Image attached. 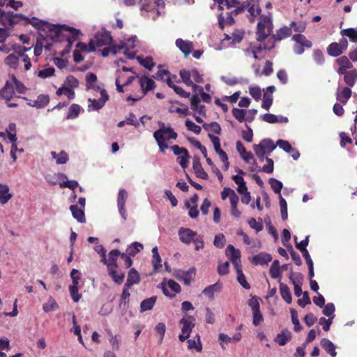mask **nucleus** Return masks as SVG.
<instances>
[{
    "label": "nucleus",
    "instance_id": "obj_61",
    "mask_svg": "<svg viewBox=\"0 0 357 357\" xmlns=\"http://www.w3.org/2000/svg\"><path fill=\"white\" fill-rule=\"evenodd\" d=\"M185 125L189 130L193 132L197 135L200 134L202 131V128L199 126L195 124L194 122H192L188 119L185 120Z\"/></svg>",
    "mask_w": 357,
    "mask_h": 357
},
{
    "label": "nucleus",
    "instance_id": "obj_10",
    "mask_svg": "<svg viewBox=\"0 0 357 357\" xmlns=\"http://www.w3.org/2000/svg\"><path fill=\"white\" fill-rule=\"evenodd\" d=\"M245 8L248 9L249 13V21L253 23L255 20V18L261 13L259 0H245Z\"/></svg>",
    "mask_w": 357,
    "mask_h": 357
},
{
    "label": "nucleus",
    "instance_id": "obj_15",
    "mask_svg": "<svg viewBox=\"0 0 357 357\" xmlns=\"http://www.w3.org/2000/svg\"><path fill=\"white\" fill-rule=\"evenodd\" d=\"M292 34V30L291 27L289 26H283L278 29L276 31L275 34L272 35L271 38H270L271 42H274L275 40L280 41L283 39H285L288 37H289Z\"/></svg>",
    "mask_w": 357,
    "mask_h": 357
},
{
    "label": "nucleus",
    "instance_id": "obj_55",
    "mask_svg": "<svg viewBox=\"0 0 357 357\" xmlns=\"http://www.w3.org/2000/svg\"><path fill=\"white\" fill-rule=\"evenodd\" d=\"M239 202V197H237L234 199L233 197L231 199V201L230 202L231 204V215L236 218H239L241 215V212L238 209L237 204Z\"/></svg>",
    "mask_w": 357,
    "mask_h": 357
},
{
    "label": "nucleus",
    "instance_id": "obj_2",
    "mask_svg": "<svg viewBox=\"0 0 357 357\" xmlns=\"http://www.w3.org/2000/svg\"><path fill=\"white\" fill-rule=\"evenodd\" d=\"M273 29L271 14L261 15L257 25L256 39L259 42H264L271 36Z\"/></svg>",
    "mask_w": 357,
    "mask_h": 357
},
{
    "label": "nucleus",
    "instance_id": "obj_28",
    "mask_svg": "<svg viewBox=\"0 0 357 357\" xmlns=\"http://www.w3.org/2000/svg\"><path fill=\"white\" fill-rule=\"evenodd\" d=\"M157 296H152L143 300L140 303V312H144L153 309L155 304Z\"/></svg>",
    "mask_w": 357,
    "mask_h": 357
},
{
    "label": "nucleus",
    "instance_id": "obj_5",
    "mask_svg": "<svg viewBox=\"0 0 357 357\" xmlns=\"http://www.w3.org/2000/svg\"><path fill=\"white\" fill-rule=\"evenodd\" d=\"M113 39L107 31L98 32L94 36V40L89 43V52H94L96 47L111 45Z\"/></svg>",
    "mask_w": 357,
    "mask_h": 357
},
{
    "label": "nucleus",
    "instance_id": "obj_44",
    "mask_svg": "<svg viewBox=\"0 0 357 357\" xmlns=\"http://www.w3.org/2000/svg\"><path fill=\"white\" fill-rule=\"evenodd\" d=\"M342 36H347L353 43H357V31L354 28L342 29L340 31Z\"/></svg>",
    "mask_w": 357,
    "mask_h": 357
},
{
    "label": "nucleus",
    "instance_id": "obj_41",
    "mask_svg": "<svg viewBox=\"0 0 357 357\" xmlns=\"http://www.w3.org/2000/svg\"><path fill=\"white\" fill-rule=\"evenodd\" d=\"M143 249V245L138 242H134L126 249V252L131 257H135Z\"/></svg>",
    "mask_w": 357,
    "mask_h": 357
},
{
    "label": "nucleus",
    "instance_id": "obj_38",
    "mask_svg": "<svg viewBox=\"0 0 357 357\" xmlns=\"http://www.w3.org/2000/svg\"><path fill=\"white\" fill-rule=\"evenodd\" d=\"M152 253H153L152 264H153V269H154V271L157 272L159 271V269L160 268H162L161 258L159 255L157 247H154L152 249Z\"/></svg>",
    "mask_w": 357,
    "mask_h": 357
},
{
    "label": "nucleus",
    "instance_id": "obj_57",
    "mask_svg": "<svg viewBox=\"0 0 357 357\" xmlns=\"http://www.w3.org/2000/svg\"><path fill=\"white\" fill-rule=\"evenodd\" d=\"M291 321L293 324L294 325V330L296 332H298L302 329V326L300 324L299 320L298 319L297 312L294 309H290Z\"/></svg>",
    "mask_w": 357,
    "mask_h": 357
},
{
    "label": "nucleus",
    "instance_id": "obj_35",
    "mask_svg": "<svg viewBox=\"0 0 357 357\" xmlns=\"http://www.w3.org/2000/svg\"><path fill=\"white\" fill-rule=\"evenodd\" d=\"M292 40L295 42V43L304 45L307 48H311L312 46V43L307 39L304 35L301 33L294 35Z\"/></svg>",
    "mask_w": 357,
    "mask_h": 357
},
{
    "label": "nucleus",
    "instance_id": "obj_12",
    "mask_svg": "<svg viewBox=\"0 0 357 357\" xmlns=\"http://www.w3.org/2000/svg\"><path fill=\"white\" fill-rule=\"evenodd\" d=\"M180 241L185 244H190L197 236V233L189 228L181 227L178 231Z\"/></svg>",
    "mask_w": 357,
    "mask_h": 357
},
{
    "label": "nucleus",
    "instance_id": "obj_48",
    "mask_svg": "<svg viewBox=\"0 0 357 357\" xmlns=\"http://www.w3.org/2000/svg\"><path fill=\"white\" fill-rule=\"evenodd\" d=\"M192 273H193V269H192L191 271H180L177 274V278L180 280H183L185 284H189L192 280Z\"/></svg>",
    "mask_w": 357,
    "mask_h": 357
},
{
    "label": "nucleus",
    "instance_id": "obj_16",
    "mask_svg": "<svg viewBox=\"0 0 357 357\" xmlns=\"http://www.w3.org/2000/svg\"><path fill=\"white\" fill-rule=\"evenodd\" d=\"M352 94L349 87L337 88L336 91V99L342 104H346Z\"/></svg>",
    "mask_w": 357,
    "mask_h": 357
},
{
    "label": "nucleus",
    "instance_id": "obj_30",
    "mask_svg": "<svg viewBox=\"0 0 357 357\" xmlns=\"http://www.w3.org/2000/svg\"><path fill=\"white\" fill-rule=\"evenodd\" d=\"M321 346L331 356H333V357L336 356L337 352L335 351V347L334 344L331 341H330L328 339L323 338L321 340Z\"/></svg>",
    "mask_w": 357,
    "mask_h": 357
},
{
    "label": "nucleus",
    "instance_id": "obj_9",
    "mask_svg": "<svg viewBox=\"0 0 357 357\" xmlns=\"http://www.w3.org/2000/svg\"><path fill=\"white\" fill-rule=\"evenodd\" d=\"M22 18L26 22V23L31 24L34 28L39 31H48L50 32L49 36L51 37V34L53 33V27H55L56 24H51L47 22L39 20L36 17L29 18L26 16H23Z\"/></svg>",
    "mask_w": 357,
    "mask_h": 357
},
{
    "label": "nucleus",
    "instance_id": "obj_20",
    "mask_svg": "<svg viewBox=\"0 0 357 357\" xmlns=\"http://www.w3.org/2000/svg\"><path fill=\"white\" fill-rule=\"evenodd\" d=\"M176 47L184 54L185 56L189 55L193 48V44L191 41L184 40L178 38L176 40Z\"/></svg>",
    "mask_w": 357,
    "mask_h": 357
},
{
    "label": "nucleus",
    "instance_id": "obj_23",
    "mask_svg": "<svg viewBox=\"0 0 357 357\" xmlns=\"http://www.w3.org/2000/svg\"><path fill=\"white\" fill-rule=\"evenodd\" d=\"M199 103L200 98L199 96L197 94L193 95L190 100L191 109L193 111L198 112L199 114L205 116V106L203 105H199Z\"/></svg>",
    "mask_w": 357,
    "mask_h": 357
},
{
    "label": "nucleus",
    "instance_id": "obj_32",
    "mask_svg": "<svg viewBox=\"0 0 357 357\" xmlns=\"http://www.w3.org/2000/svg\"><path fill=\"white\" fill-rule=\"evenodd\" d=\"M236 150L241 155V158L246 162H249L253 158L252 153L251 152H248L245 147L240 141L236 142Z\"/></svg>",
    "mask_w": 357,
    "mask_h": 357
},
{
    "label": "nucleus",
    "instance_id": "obj_45",
    "mask_svg": "<svg viewBox=\"0 0 357 357\" xmlns=\"http://www.w3.org/2000/svg\"><path fill=\"white\" fill-rule=\"evenodd\" d=\"M59 309V305L52 297H50L48 301L43 305V310L45 312H50Z\"/></svg>",
    "mask_w": 357,
    "mask_h": 357
},
{
    "label": "nucleus",
    "instance_id": "obj_19",
    "mask_svg": "<svg viewBox=\"0 0 357 357\" xmlns=\"http://www.w3.org/2000/svg\"><path fill=\"white\" fill-rule=\"evenodd\" d=\"M336 63L339 66L337 69V73L339 74H343L346 73L348 69H351L353 68L352 63L350 62L349 59L346 56H342L336 59Z\"/></svg>",
    "mask_w": 357,
    "mask_h": 357
},
{
    "label": "nucleus",
    "instance_id": "obj_37",
    "mask_svg": "<svg viewBox=\"0 0 357 357\" xmlns=\"http://www.w3.org/2000/svg\"><path fill=\"white\" fill-rule=\"evenodd\" d=\"M342 52V50L336 42L331 43L327 47L328 54L333 57L339 56Z\"/></svg>",
    "mask_w": 357,
    "mask_h": 357
},
{
    "label": "nucleus",
    "instance_id": "obj_17",
    "mask_svg": "<svg viewBox=\"0 0 357 357\" xmlns=\"http://www.w3.org/2000/svg\"><path fill=\"white\" fill-rule=\"evenodd\" d=\"M192 168L195 174L197 177L205 180L208 178V175L203 169L199 157H194L192 161Z\"/></svg>",
    "mask_w": 357,
    "mask_h": 357
},
{
    "label": "nucleus",
    "instance_id": "obj_63",
    "mask_svg": "<svg viewBox=\"0 0 357 357\" xmlns=\"http://www.w3.org/2000/svg\"><path fill=\"white\" fill-rule=\"evenodd\" d=\"M203 128L206 130H211L213 132L220 135L221 132V127L217 122H211V123H204Z\"/></svg>",
    "mask_w": 357,
    "mask_h": 357
},
{
    "label": "nucleus",
    "instance_id": "obj_31",
    "mask_svg": "<svg viewBox=\"0 0 357 357\" xmlns=\"http://www.w3.org/2000/svg\"><path fill=\"white\" fill-rule=\"evenodd\" d=\"M50 102V97L47 94H40L36 100L33 101V107L37 109L43 108Z\"/></svg>",
    "mask_w": 357,
    "mask_h": 357
},
{
    "label": "nucleus",
    "instance_id": "obj_4",
    "mask_svg": "<svg viewBox=\"0 0 357 357\" xmlns=\"http://www.w3.org/2000/svg\"><path fill=\"white\" fill-rule=\"evenodd\" d=\"M0 98L5 100L6 104L8 107H17L18 106L17 102H12L13 100L20 98L27 100L25 97H21L15 95L13 83L9 80L6 81L4 86L0 89Z\"/></svg>",
    "mask_w": 357,
    "mask_h": 357
},
{
    "label": "nucleus",
    "instance_id": "obj_54",
    "mask_svg": "<svg viewBox=\"0 0 357 357\" xmlns=\"http://www.w3.org/2000/svg\"><path fill=\"white\" fill-rule=\"evenodd\" d=\"M269 184L275 193L280 195L281 190L283 187V184L279 180L271 178L269 179Z\"/></svg>",
    "mask_w": 357,
    "mask_h": 357
},
{
    "label": "nucleus",
    "instance_id": "obj_6",
    "mask_svg": "<svg viewBox=\"0 0 357 357\" xmlns=\"http://www.w3.org/2000/svg\"><path fill=\"white\" fill-rule=\"evenodd\" d=\"M180 324L182 325L181 333L178 335V339L181 342L185 341L195 326V318L191 315L183 317L180 320Z\"/></svg>",
    "mask_w": 357,
    "mask_h": 357
},
{
    "label": "nucleus",
    "instance_id": "obj_21",
    "mask_svg": "<svg viewBox=\"0 0 357 357\" xmlns=\"http://www.w3.org/2000/svg\"><path fill=\"white\" fill-rule=\"evenodd\" d=\"M272 260L271 255L266 252H260L252 257V264L255 265H266Z\"/></svg>",
    "mask_w": 357,
    "mask_h": 357
},
{
    "label": "nucleus",
    "instance_id": "obj_36",
    "mask_svg": "<svg viewBox=\"0 0 357 357\" xmlns=\"http://www.w3.org/2000/svg\"><path fill=\"white\" fill-rule=\"evenodd\" d=\"M117 268H107L108 274L112 278L113 281L116 282V284H121L125 278V275L123 273H121L120 274L117 273L116 271Z\"/></svg>",
    "mask_w": 357,
    "mask_h": 357
},
{
    "label": "nucleus",
    "instance_id": "obj_18",
    "mask_svg": "<svg viewBox=\"0 0 357 357\" xmlns=\"http://www.w3.org/2000/svg\"><path fill=\"white\" fill-rule=\"evenodd\" d=\"M119 256H121L120 251L117 249L112 250L109 252V259L106 258V260L102 262L107 266V268H118L117 258Z\"/></svg>",
    "mask_w": 357,
    "mask_h": 357
},
{
    "label": "nucleus",
    "instance_id": "obj_25",
    "mask_svg": "<svg viewBox=\"0 0 357 357\" xmlns=\"http://www.w3.org/2000/svg\"><path fill=\"white\" fill-rule=\"evenodd\" d=\"M344 81L349 87L355 85L357 80V70L356 69L350 70L344 73Z\"/></svg>",
    "mask_w": 357,
    "mask_h": 357
},
{
    "label": "nucleus",
    "instance_id": "obj_24",
    "mask_svg": "<svg viewBox=\"0 0 357 357\" xmlns=\"http://www.w3.org/2000/svg\"><path fill=\"white\" fill-rule=\"evenodd\" d=\"M140 282V277L138 271L132 268L128 272L126 285V287H131L133 284H139Z\"/></svg>",
    "mask_w": 357,
    "mask_h": 357
},
{
    "label": "nucleus",
    "instance_id": "obj_43",
    "mask_svg": "<svg viewBox=\"0 0 357 357\" xmlns=\"http://www.w3.org/2000/svg\"><path fill=\"white\" fill-rule=\"evenodd\" d=\"M10 82L11 83H13V86L15 85L16 91L18 93L22 94V93H24L25 91H26V87L24 86V84L22 82H20L17 79V77H15V75L14 74L10 75Z\"/></svg>",
    "mask_w": 357,
    "mask_h": 357
},
{
    "label": "nucleus",
    "instance_id": "obj_34",
    "mask_svg": "<svg viewBox=\"0 0 357 357\" xmlns=\"http://www.w3.org/2000/svg\"><path fill=\"white\" fill-rule=\"evenodd\" d=\"M236 8L231 11L230 13H227V20L228 22L231 24L234 22V20L233 19V15H237L239 13H242L245 9V0L243 1L242 3H237Z\"/></svg>",
    "mask_w": 357,
    "mask_h": 357
},
{
    "label": "nucleus",
    "instance_id": "obj_22",
    "mask_svg": "<svg viewBox=\"0 0 357 357\" xmlns=\"http://www.w3.org/2000/svg\"><path fill=\"white\" fill-rule=\"evenodd\" d=\"M139 84L143 91V95H146L148 91L155 87V84L151 78L144 76L139 79Z\"/></svg>",
    "mask_w": 357,
    "mask_h": 357
},
{
    "label": "nucleus",
    "instance_id": "obj_60",
    "mask_svg": "<svg viewBox=\"0 0 357 357\" xmlns=\"http://www.w3.org/2000/svg\"><path fill=\"white\" fill-rule=\"evenodd\" d=\"M80 106L77 104H73L70 105L67 114V119H74L77 117L80 112Z\"/></svg>",
    "mask_w": 357,
    "mask_h": 357
},
{
    "label": "nucleus",
    "instance_id": "obj_52",
    "mask_svg": "<svg viewBox=\"0 0 357 357\" xmlns=\"http://www.w3.org/2000/svg\"><path fill=\"white\" fill-rule=\"evenodd\" d=\"M273 97L270 93H264L263 96V102L261 107L266 110H269L271 106L273 104Z\"/></svg>",
    "mask_w": 357,
    "mask_h": 357
},
{
    "label": "nucleus",
    "instance_id": "obj_3",
    "mask_svg": "<svg viewBox=\"0 0 357 357\" xmlns=\"http://www.w3.org/2000/svg\"><path fill=\"white\" fill-rule=\"evenodd\" d=\"M159 129L153 132V137L155 139L160 151L162 153L168 148V146L164 144V135L168 134L167 139H176L178 137L177 133L172 127H165L163 122H158Z\"/></svg>",
    "mask_w": 357,
    "mask_h": 357
},
{
    "label": "nucleus",
    "instance_id": "obj_8",
    "mask_svg": "<svg viewBox=\"0 0 357 357\" xmlns=\"http://www.w3.org/2000/svg\"><path fill=\"white\" fill-rule=\"evenodd\" d=\"M248 305L250 307L252 312V324L254 326H259L263 321L264 317L260 312V304L259 298L257 296H252L248 300Z\"/></svg>",
    "mask_w": 357,
    "mask_h": 357
},
{
    "label": "nucleus",
    "instance_id": "obj_64",
    "mask_svg": "<svg viewBox=\"0 0 357 357\" xmlns=\"http://www.w3.org/2000/svg\"><path fill=\"white\" fill-rule=\"evenodd\" d=\"M138 60L142 66L149 70H151L155 65L154 62L153 61V59L151 56H146L144 59L138 57Z\"/></svg>",
    "mask_w": 357,
    "mask_h": 357
},
{
    "label": "nucleus",
    "instance_id": "obj_51",
    "mask_svg": "<svg viewBox=\"0 0 357 357\" xmlns=\"http://www.w3.org/2000/svg\"><path fill=\"white\" fill-rule=\"evenodd\" d=\"M218 4L220 9L223 10L225 7L229 8L235 6L238 3L236 0H213Z\"/></svg>",
    "mask_w": 357,
    "mask_h": 357
},
{
    "label": "nucleus",
    "instance_id": "obj_13",
    "mask_svg": "<svg viewBox=\"0 0 357 357\" xmlns=\"http://www.w3.org/2000/svg\"><path fill=\"white\" fill-rule=\"evenodd\" d=\"M227 255L229 256L234 268L241 267V252L232 245H229L226 250Z\"/></svg>",
    "mask_w": 357,
    "mask_h": 357
},
{
    "label": "nucleus",
    "instance_id": "obj_39",
    "mask_svg": "<svg viewBox=\"0 0 357 357\" xmlns=\"http://www.w3.org/2000/svg\"><path fill=\"white\" fill-rule=\"evenodd\" d=\"M188 348L189 349H195L197 351H201L202 349V345L199 334H197L196 336L193 337V339L188 340Z\"/></svg>",
    "mask_w": 357,
    "mask_h": 357
},
{
    "label": "nucleus",
    "instance_id": "obj_56",
    "mask_svg": "<svg viewBox=\"0 0 357 357\" xmlns=\"http://www.w3.org/2000/svg\"><path fill=\"white\" fill-rule=\"evenodd\" d=\"M130 288V287H126V285L124 284L123 289L121 295L120 305H123L124 306H126L128 304L129 297L130 296V294L129 292Z\"/></svg>",
    "mask_w": 357,
    "mask_h": 357
},
{
    "label": "nucleus",
    "instance_id": "obj_58",
    "mask_svg": "<svg viewBox=\"0 0 357 357\" xmlns=\"http://www.w3.org/2000/svg\"><path fill=\"white\" fill-rule=\"evenodd\" d=\"M66 95L69 100H72L75 97L74 91L68 87H61L56 91L57 96Z\"/></svg>",
    "mask_w": 357,
    "mask_h": 357
},
{
    "label": "nucleus",
    "instance_id": "obj_53",
    "mask_svg": "<svg viewBox=\"0 0 357 357\" xmlns=\"http://www.w3.org/2000/svg\"><path fill=\"white\" fill-rule=\"evenodd\" d=\"M10 349V342L7 337L0 338V357H6V353L3 351H8Z\"/></svg>",
    "mask_w": 357,
    "mask_h": 357
},
{
    "label": "nucleus",
    "instance_id": "obj_62",
    "mask_svg": "<svg viewBox=\"0 0 357 357\" xmlns=\"http://www.w3.org/2000/svg\"><path fill=\"white\" fill-rule=\"evenodd\" d=\"M276 145L278 146L282 150H284L285 152L289 153H291V151H294V148L291 146V145L288 141L278 139L276 142Z\"/></svg>",
    "mask_w": 357,
    "mask_h": 357
},
{
    "label": "nucleus",
    "instance_id": "obj_26",
    "mask_svg": "<svg viewBox=\"0 0 357 357\" xmlns=\"http://www.w3.org/2000/svg\"><path fill=\"white\" fill-rule=\"evenodd\" d=\"M70 210L72 212L73 216L79 222L84 223L86 222L85 214L83 208H79L77 205H71Z\"/></svg>",
    "mask_w": 357,
    "mask_h": 357
},
{
    "label": "nucleus",
    "instance_id": "obj_42",
    "mask_svg": "<svg viewBox=\"0 0 357 357\" xmlns=\"http://www.w3.org/2000/svg\"><path fill=\"white\" fill-rule=\"evenodd\" d=\"M51 155L53 158L56 159V164H66L69 158L68 153L64 151H61L59 154H57L55 151H52Z\"/></svg>",
    "mask_w": 357,
    "mask_h": 357
},
{
    "label": "nucleus",
    "instance_id": "obj_14",
    "mask_svg": "<svg viewBox=\"0 0 357 357\" xmlns=\"http://www.w3.org/2000/svg\"><path fill=\"white\" fill-rule=\"evenodd\" d=\"M276 146L272 139H264L259 144H254L253 149H261L266 151V153H270L276 148Z\"/></svg>",
    "mask_w": 357,
    "mask_h": 357
},
{
    "label": "nucleus",
    "instance_id": "obj_7",
    "mask_svg": "<svg viewBox=\"0 0 357 357\" xmlns=\"http://www.w3.org/2000/svg\"><path fill=\"white\" fill-rule=\"evenodd\" d=\"M179 75L182 81L186 85H192L194 82L196 83L204 82L202 75L199 74L197 69H192L191 70L183 69L180 70Z\"/></svg>",
    "mask_w": 357,
    "mask_h": 357
},
{
    "label": "nucleus",
    "instance_id": "obj_40",
    "mask_svg": "<svg viewBox=\"0 0 357 357\" xmlns=\"http://www.w3.org/2000/svg\"><path fill=\"white\" fill-rule=\"evenodd\" d=\"M236 273H237V280L238 283L245 289H250V285L247 282L244 273H243V271L241 269V266L235 268Z\"/></svg>",
    "mask_w": 357,
    "mask_h": 357
},
{
    "label": "nucleus",
    "instance_id": "obj_59",
    "mask_svg": "<svg viewBox=\"0 0 357 357\" xmlns=\"http://www.w3.org/2000/svg\"><path fill=\"white\" fill-rule=\"evenodd\" d=\"M228 197H229V202L231 201L233 197H234V199L238 197L234 190L229 188H225L221 192V198L222 200H225Z\"/></svg>",
    "mask_w": 357,
    "mask_h": 357
},
{
    "label": "nucleus",
    "instance_id": "obj_50",
    "mask_svg": "<svg viewBox=\"0 0 357 357\" xmlns=\"http://www.w3.org/2000/svg\"><path fill=\"white\" fill-rule=\"evenodd\" d=\"M340 137V144L342 148H347L348 144H353V139L348 135L347 133L344 132H341L339 133Z\"/></svg>",
    "mask_w": 357,
    "mask_h": 357
},
{
    "label": "nucleus",
    "instance_id": "obj_47",
    "mask_svg": "<svg viewBox=\"0 0 357 357\" xmlns=\"http://www.w3.org/2000/svg\"><path fill=\"white\" fill-rule=\"evenodd\" d=\"M291 339V333L289 331H287V333H285L284 331H282L281 333L278 334L275 341L280 345V346H284L287 344V342Z\"/></svg>",
    "mask_w": 357,
    "mask_h": 357
},
{
    "label": "nucleus",
    "instance_id": "obj_27",
    "mask_svg": "<svg viewBox=\"0 0 357 357\" xmlns=\"http://www.w3.org/2000/svg\"><path fill=\"white\" fill-rule=\"evenodd\" d=\"M19 53H21L20 52H17V54H10L8 56H7L4 59V63L6 65L8 66L10 68L13 69H17L19 64V58L20 57L19 56Z\"/></svg>",
    "mask_w": 357,
    "mask_h": 357
},
{
    "label": "nucleus",
    "instance_id": "obj_1",
    "mask_svg": "<svg viewBox=\"0 0 357 357\" xmlns=\"http://www.w3.org/2000/svg\"><path fill=\"white\" fill-rule=\"evenodd\" d=\"M53 33L51 34V38L52 39L59 41L61 38L65 37L66 38V41L71 45L73 44L81 34L79 30L65 24H56L55 27H53Z\"/></svg>",
    "mask_w": 357,
    "mask_h": 357
},
{
    "label": "nucleus",
    "instance_id": "obj_33",
    "mask_svg": "<svg viewBox=\"0 0 357 357\" xmlns=\"http://www.w3.org/2000/svg\"><path fill=\"white\" fill-rule=\"evenodd\" d=\"M280 291L282 298L288 303L290 304L292 301L291 294L289 287L282 283L280 282Z\"/></svg>",
    "mask_w": 357,
    "mask_h": 357
},
{
    "label": "nucleus",
    "instance_id": "obj_46",
    "mask_svg": "<svg viewBox=\"0 0 357 357\" xmlns=\"http://www.w3.org/2000/svg\"><path fill=\"white\" fill-rule=\"evenodd\" d=\"M221 289V285L216 282L213 284L209 285L206 287L202 291L203 294L207 295L210 298H213L214 297V293L215 291H219Z\"/></svg>",
    "mask_w": 357,
    "mask_h": 357
},
{
    "label": "nucleus",
    "instance_id": "obj_11",
    "mask_svg": "<svg viewBox=\"0 0 357 357\" xmlns=\"http://www.w3.org/2000/svg\"><path fill=\"white\" fill-rule=\"evenodd\" d=\"M101 97L99 99H89V102H91V104L88 106L89 111L90 110H99L102 108L105 105L106 102L109 99V96L105 89H102L100 91Z\"/></svg>",
    "mask_w": 357,
    "mask_h": 357
},
{
    "label": "nucleus",
    "instance_id": "obj_49",
    "mask_svg": "<svg viewBox=\"0 0 357 357\" xmlns=\"http://www.w3.org/2000/svg\"><path fill=\"white\" fill-rule=\"evenodd\" d=\"M231 112H232V115L234 116V117L239 122L241 123L244 121H246L245 115H246L247 111H245V109L234 108Z\"/></svg>",
    "mask_w": 357,
    "mask_h": 357
},
{
    "label": "nucleus",
    "instance_id": "obj_29",
    "mask_svg": "<svg viewBox=\"0 0 357 357\" xmlns=\"http://www.w3.org/2000/svg\"><path fill=\"white\" fill-rule=\"evenodd\" d=\"M12 197L9 193V188L6 184L0 183V203L2 205L6 204Z\"/></svg>",
    "mask_w": 357,
    "mask_h": 357
}]
</instances>
